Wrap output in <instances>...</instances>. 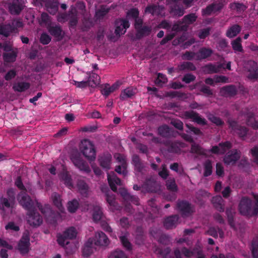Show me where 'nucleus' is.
I'll return each mask as SVG.
<instances>
[{
    "label": "nucleus",
    "instance_id": "nucleus-1",
    "mask_svg": "<svg viewBox=\"0 0 258 258\" xmlns=\"http://www.w3.org/2000/svg\"><path fill=\"white\" fill-rule=\"evenodd\" d=\"M238 210L241 215L248 217L258 215V206H253L251 200L247 197H243L238 205Z\"/></svg>",
    "mask_w": 258,
    "mask_h": 258
},
{
    "label": "nucleus",
    "instance_id": "nucleus-2",
    "mask_svg": "<svg viewBox=\"0 0 258 258\" xmlns=\"http://www.w3.org/2000/svg\"><path fill=\"white\" fill-rule=\"evenodd\" d=\"M80 150L88 160H94L96 158V151L92 143L87 139L81 141Z\"/></svg>",
    "mask_w": 258,
    "mask_h": 258
},
{
    "label": "nucleus",
    "instance_id": "nucleus-3",
    "mask_svg": "<svg viewBox=\"0 0 258 258\" xmlns=\"http://www.w3.org/2000/svg\"><path fill=\"white\" fill-rule=\"evenodd\" d=\"M176 258H180L182 254L186 257H196V258H203L202 251L199 246H196L192 251L183 247L180 251L178 248H175L174 251Z\"/></svg>",
    "mask_w": 258,
    "mask_h": 258
},
{
    "label": "nucleus",
    "instance_id": "nucleus-4",
    "mask_svg": "<svg viewBox=\"0 0 258 258\" xmlns=\"http://www.w3.org/2000/svg\"><path fill=\"white\" fill-rule=\"evenodd\" d=\"M228 123L233 134L237 135L239 138L242 139L246 137L249 131L246 127L239 125L237 121L233 120H228Z\"/></svg>",
    "mask_w": 258,
    "mask_h": 258
},
{
    "label": "nucleus",
    "instance_id": "nucleus-5",
    "mask_svg": "<svg viewBox=\"0 0 258 258\" xmlns=\"http://www.w3.org/2000/svg\"><path fill=\"white\" fill-rule=\"evenodd\" d=\"M17 200L19 204L28 211L33 210L34 202L25 192L21 191L17 195Z\"/></svg>",
    "mask_w": 258,
    "mask_h": 258
},
{
    "label": "nucleus",
    "instance_id": "nucleus-6",
    "mask_svg": "<svg viewBox=\"0 0 258 258\" xmlns=\"http://www.w3.org/2000/svg\"><path fill=\"white\" fill-rule=\"evenodd\" d=\"M77 231L74 227H70L66 230L63 235L57 237L58 243L62 246L69 244L68 239H72L76 237Z\"/></svg>",
    "mask_w": 258,
    "mask_h": 258
},
{
    "label": "nucleus",
    "instance_id": "nucleus-7",
    "mask_svg": "<svg viewBox=\"0 0 258 258\" xmlns=\"http://www.w3.org/2000/svg\"><path fill=\"white\" fill-rule=\"evenodd\" d=\"M243 116L245 118L246 124L248 126L251 127L254 130L258 129V121L255 120L254 114L249 111L247 108L241 112L238 118L240 119Z\"/></svg>",
    "mask_w": 258,
    "mask_h": 258
},
{
    "label": "nucleus",
    "instance_id": "nucleus-8",
    "mask_svg": "<svg viewBox=\"0 0 258 258\" xmlns=\"http://www.w3.org/2000/svg\"><path fill=\"white\" fill-rule=\"evenodd\" d=\"M30 238L28 232L24 233L18 244V249L24 255L27 253L30 249Z\"/></svg>",
    "mask_w": 258,
    "mask_h": 258
},
{
    "label": "nucleus",
    "instance_id": "nucleus-9",
    "mask_svg": "<svg viewBox=\"0 0 258 258\" xmlns=\"http://www.w3.org/2000/svg\"><path fill=\"white\" fill-rule=\"evenodd\" d=\"M241 152L236 149H233L226 153L223 161L226 165H234L240 159Z\"/></svg>",
    "mask_w": 258,
    "mask_h": 258
},
{
    "label": "nucleus",
    "instance_id": "nucleus-10",
    "mask_svg": "<svg viewBox=\"0 0 258 258\" xmlns=\"http://www.w3.org/2000/svg\"><path fill=\"white\" fill-rule=\"evenodd\" d=\"M177 207L183 217H188L195 211L194 207L186 202H178L177 204Z\"/></svg>",
    "mask_w": 258,
    "mask_h": 258
},
{
    "label": "nucleus",
    "instance_id": "nucleus-11",
    "mask_svg": "<svg viewBox=\"0 0 258 258\" xmlns=\"http://www.w3.org/2000/svg\"><path fill=\"white\" fill-rule=\"evenodd\" d=\"M27 222L32 226H38L42 223V218L39 213L33 210L28 211Z\"/></svg>",
    "mask_w": 258,
    "mask_h": 258
},
{
    "label": "nucleus",
    "instance_id": "nucleus-12",
    "mask_svg": "<svg viewBox=\"0 0 258 258\" xmlns=\"http://www.w3.org/2000/svg\"><path fill=\"white\" fill-rule=\"evenodd\" d=\"M183 116L186 119H191L192 121L196 122L198 124L202 125H206L207 121L204 118L201 117L199 114L192 110L185 111L183 113Z\"/></svg>",
    "mask_w": 258,
    "mask_h": 258
},
{
    "label": "nucleus",
    "instance_id": "nucleus-13",
    "mask_svg": "<svg viewBox=\"0 0 258 258\" xmlns=\"http://www.w3.org/2000/svg\"><path fill=\"white\" fill-rule=\"evenodd\" d=\"M148 192H157L160 190V185L153 178L147 179L142 186Z\"/></svg>",
    "mask_w": 258,
    "mask_h": 258
},
{
    "label": "nucleus",
    "instance_id": "nucleus-14",
    "mask_svg": "<svg viewBox=\"0 0 258 258\" xmlns=\"http://www.w3.org/2000/svg\"><path fill=\"white\" fill-rule=\"evenodd\" d=\"M130 26L128 21L124 19H118L115 22V33L117 36H120L124 34Z\"/></svg>",
    "mask_w": 258,
    "mask_h": 258
},
{
    "label": "nucleus",
    "instance_id": "nucleus-15",
    "mask_svg": "<svg viewBox=\"0 0 258 258\" xmlns=\"http://www.w3.org/2000/svg\"><path fill=\"white\" fill-rule=\"evenodd\" d=\"M94 244L97 246H106L109 243V240L106 234L102 231L95 232Z\"/></svg>",
    "mask_w": 258,
    "mask_h": 258
},
{
    "label": "nucleus",
    "instance_id": "nucleus-16",
    "mask_svg": "<svg viewBox=\"0 0 258 258\" xmlns=\"http://www.w3.org/2000/svg\"><path fill=\"white\" fill-rule=\"evenodd\" d=\"M231 147L232 144L229 141H226L220 143L218 146L213 147L211 151L215 154H223Z\"/></svg>",
    "mask_w": 258,
    "mask_h": 258
},
{
    "label": "nucleus",
    "instance_id": "nucleus-17",
    "mask_svg": "<svg viewBox=\"0 0 258 258\" xmlns=\"http://www.w3.org/2000/svg\"><path fill=\"white\" fill-rule=\"evenodd\" d=\"M107 179L111 189L114 191L117 190V185H122L121 180L113 172L108 173Z\"/></svg>",
    "mask_w": 258,
    "mask_h": 258
},
{
    "label": "nucleus",
    "instance_id": "nucleus-18",
    "mask_svg": "<svg viewBox=\"0 0 258 258\" xmlns=\"http://www.w3.org/2000/svg\"><path fill=\"white\" fill-rule=\"evenodd\" d=\"M72 160L74 165L80 170L87 173L90 172L91 170L88 164L80 157H74L72 158Z\"/></svg>",
    "mask_w": 258,
    "mask_h": 258
},
{
    "label": "nucleus",
    "instance_id": "nucleus-19",
    "mask_svg": "<svg viewBox=\"0 0 258 258\" xmlns=\"http://www.w3.org/2000/svg\"><path fill=\"white\" fill-rule=\"evenodd\" d=\"M223 7V5L221 3H213L208 5L205 9H203V15L209 16L212 13L220 11Z\"/></svg>",
    "mask_w": 258,
    "mask_h": 258
},
{
    "label": "nucleus",
    "instance_id": "nucleus-20",
    "mask_svg": "<svg viewBox=\"0 0 258 258\" xmlns=\"http://www.w3.org/2000/svg\"><path fill=\"white\" fill-rule=\"evenodd\" d=\"M48 30L50 34L56 38L57 40H61L64 36V33L59 25L50 26Z\"/></svg>",
    "mask_w": 258,
    "mask_h": 258
},
{
    "label": "nucleus",
    "instance_id": "nucleus-21",
    "mask_svg": "<svg viewBox=\"0 0 258 258\" xmlns=\"http://www.w3.org/2000/svg\"><path fill=\"white\" fill-rule=\"evenodd\" d=\"M164 10L165 8L163 6L152 5L147 7L145 9V12L151 14L152 15L163 16L165 15Z\"/></svg>",
    "mask_w": 258,
    "mask_h": 258
},
{
    "label": "nucleus",
    "instance_id": "nucleus-22",
    "mask_svg": "<svg viewBox=\"0 0 258 258\" xmlns=\"http://www.w3.org/2000/svg\"><path fill=\"white\" fill-rule=\"evenodd\" d=\"M179 217L177 215H172L166 218L164 221V226L166 229L175 228L178 224Z\"/></svg>",
    "mask_w": 258,
    "mask_h": 258
},
{
    "label": "nucleus",
    "instance_id": "nucleus-23",
    "mask_svg": "<svg viewBox=\"0 0 258 258\" xmlns=\"http://www.w3.org/2000/svg\"><path fill=\"white\" fill-rule=\"evenodd\" d=\"M213 53V51L210 48L206 47H201L197 52V60L205 59L211 56Z\"/></svg>",
    "mask_w": 258,
    "mask_h": 258
},
{
    "label": "nucleus",
    "instance_id": "nucleus-24",
    "mask_svg": "<svg viewBox=\"0 0 258 258\" xmlns=\"http://www.w3.org/2000/svg\"><path fill=\"white\" fill-rule=\"evenodd\" d=\"M23 8V6L21 3V0H16L12 3H9V9L12 14H19Z\"/></svg>",
    "mask_w": 258,
    "mask_h": 258
},
{
    "label": "nucleus",
    "instance_id": "nucleus-25",
    "mask_svg": "<svg viewBox=\"0 0 258 258\" xmlns=\"http://www.w3.org/2000/svg\"><path fill=\"white\" fill-rule=\"evenodd\" d=\"M224 64H209L204 67V71L208 74L217 73L224 69Z\"/></svg>",
    "mask_w": 258,
    "mask_h": 258
},
{
    "label": "nucleus",
    "instance_id": "nucleus-26",
    "mask_svg": "<svg viewBox=\"0 0 258 258\" xmlns=\"http://www.w3.org/2000/svg\"><path fill=\"white\" fill-rule=\"evenodd\" d=\"M169 12L173 17H179L183 15L184 9L177 4L169 6Z\"/></svg>",
    "mask_w": 258,
    "mask_h": 258
},
{
    "label": "nucleus",
    "instance_id": "nucleus-27",
    "mask_svg": "<svg viewBox=\"0 0 258 258\" xmlns=\"http://www.w3.org/2000/svg\"><path fill=\"white\" fill-rule=\"evenodd\" d=\"M137 89L133 87H128L122 90L120 94L119 98L121 100H125L132 98L137 93Z\"/></svg>",
    "mask_w": 258,
    "mask_h": 258
},
{
    "label": "nucleus",
    "instance_id": "nucleus-28",
    "mask_svg": "<svg viewBox=\"0 0 258 258\" xmlns=\"http://www.w3.org/2000/svg\"><path fill=\"white\" fill-rule=\"evenodd\" d=\"M214 207L219 211L223 212L224 210V201L221 196H216L212 199Z\"/></svg>",
    "mask_w": 258,
    "mask_h": 258
},
{
    "label": "nucleus",
    "instance_id": "nucleus-29",
    "mask_svg": "<svg viewBox=\"0 0 258 258\" xmlns=\"http://www.w3.org/2000/svg\"><path fill=\"white\" fill-rule=\"evenodd\" d=\"M220 93L223 96H232L236 94V89L233 86H227L220 89Z\"/></svg>",
    "mask_w": 258,
    "mask_h": 258
},
{
    "label": "nucleus",
    "instance_id": "nucleus-30",
    "mask_svg": "<svg viewBox=\"0 0 258 258\" xmlns=\"http://www.w3.org/2000/svg\"><path fill=\"white\" fill-rule=\"evenodd\" d=\"M79 12L76 8L72 7L68 14V20L70 21V24L72 26H76L78 22V15Z\"/></svg>",
    "mask_w": 258,
    "mask_h": 258
},
{
    "label": "nucleus",
    "instance_id": "nucleus-31",
    "mask_svg": "<svg viewBox=\"0 0 258 258\" xmlns=\"http://www.w3.org/2000/svg\"><path fill=\"white\" fill-rule=\"evenodd\" d=\"M77 187L80 193L84 197H87L89 192L88 184L83 180H78Z\"/></svg>",
    "mask_w": 258,
    "mask_h": 258
},
{
    "label": "nucleus",
    "instance_id": "nucleus-32",
    "mask_svg": "<svg viewBox=\"0 0 258 258\" xmlns=\"http://www.w3.org/2000/svg\"><path fill=\"white\" fill-rule=\"evenodd\" d=\"M111 160V156L110 154L102 155L99 158V164L103 168L108 169L110 168Z\"/></svg>",
    "mask_w": 258,
    "mask_h": 258
},
{
    "label": "nucleus",
    "instance_id": "nucleus-33",
    "mask_svg": "<svg viewBox=\"0 0 258 258\" xmlns=\"http://www.w3.org/2000/svg\"><path fill=\"white\" fill-rule=\"evenodd\" d=\"M103 216L102 208L98 205L94 206L92 214L93 221L95 222H98L103 218Z\"/></svg>",
    "mask_w": 258,
    "mask_h": 258
},
{
    "label": "nucleus",
    "instance_id": "nucleus-34",
    "mask_svg": "<svg viewBox=\"0 0 258 258\" xmlns=\"http://www.w3.org/2000/svg\"><path fill=\"white\" fill-rule=\"evenodd\" d=\"M241 31V27L238 25L235 24L229 27L227 31L226 36L232 38L235 37Z\"/></svg>",
    "mask_w": 258,
    "mask_h": 258
},
{
    "label": "nucleus",
    "instance_id": "nucleus-35",
    "mask_svg": "<svg viewBox=\"0 0 258 258\" xmlns=\"http://www.w3.org/2000/svg\"><path fill=\"white\" fill-rule=\"evenodd\" d=\"M58 2L56 1H48L45 4L47 11L51 14L54 15L58 11Z\"/></svg>",
    "mask_w": 258,
    "mask_h": 258
},
{
    "label": "nucleus",
    "instance_id": "nucleus-36",
    "mask_svg": "<svg viewBox=\"0 0 258 258\" xmlns=\"http://www.w3.org/2000/svg\"><path fill=\"white\" fill-rule=\"evenodd\" d=\"M92 245V240L89 239L88 241L85 243L83 248L82 252L84 256H89L93 252L94 249L93 248Z\"/></svg>",
    "mask_w": 258,
    "mask_h": 258
},
{
    "label": "nucleus",
    "instance_id": "nucleus-37",
    "mask_svg": "<svg viewBox=\"0 0 258 258\" xmlns=\"http://www.w3.org/2000/svg\"><path fill=\"white\" fill-rule=\"evenodd\" d=\"M119 85L117 84H114L111 86H109L108 84H106L104 88L101 90V92L102 95L107 97L111 93L117 89Z\"/></svg>",
    "mask_w": 258,
    "mask_h": 258
},
{
    "label": "nucleus",
    "instance_id": "nucleus-38",
    "mask_svg": "<svg viewBox=\"0 0 258 258\" xmlns=\"http://www.w3.org/2000/svg\"><path fill=\"white\" fill-rule=\"evenodd\" d=\"M17 56V51L12 50L9 52H6L3 55L4 61L7 62H14Z\"/></svg>",
    "mask_w": 258,
    "mask_h": 258
},
{
    "label": "nucleus",
    "instance_id": "nucleus-39",
    "mask_svg": "<svg viewBox=\"0 0 258 258\" xmlns=\"http://www.w3.org/2000/svg\"><path fill=\"white\" fill-rule=\"evenodd\" d=\"M30 84L27 82H19L14 84L13 88L15 91L24 92L29 89Z\"/></svg>",
    "mask_w": 258,
    "mask_h": 258
},
{
    "label": "nucleus",
    "instance_id": "nucleus-40",
    "mask_svg": "<svg viewBox=\"0 0 258 258\" xmlns=\"http://www.w3.org/2000/svg\"><path fill=\"white\" fill-rule=\"evenodd\" d=\"M171 30L172 32L175 33V34L179 31H186L187 25H183L182 21H178L172 26Z\"/></svg>",
    "mask_w": 258,
    "mask_h": 258
},
{
    "label": "nucleus",
    "instance_id": "nucleus-41",
    "mask_svg": "<svg viewBox=\"0 0 258 258\" xmlns=\"http://www.w3.org/2000/svg\"><path fill=\"white\" fill-rule=\"evenodd\" d=\"M179 71H192L196 69L195 65L191 62L186 61L181 63L178 66Z\"/></svg>",
    "mask_w": 258,
    "mask_h": 258
},
{
    "label": "nucleus",
    "instance_id": "nucleus-42",
    "mask_svg": "<svg viewBox=\"0 0 258 258\" xmlns=\"http://www.w3.org/2000/svg\"><path fill=\"white\" fill-rule=\"evenodd\" d=\"M197 16L195 14H190L185 16L182 20V23L183 25H187V28L189 24L193 23L197 20Z\"/></svg>",
    "mask_w": 258,
    "mask_h": 258
},
{
    "label": "nucleus",
    "instance_id": "nucleus-43",
    "mask_svg": "<svg viewBox=\"0 0 258 258\" xmlns=\"http://www.w3.org/2000/svg\"><path fill=\"white\" fill-rule=\"evenodd\" d=\"M241 38L238 37L236 39L232 41V47L233 49L235 51H238L240 52H242L243 51V49L242 48V46L241 45Z\"/></svg>",
    "mask_w": 258,
    "mask_h": 258
},
{
    "label": "nucleus",
    "instance_id": "nucleus-44",
    "mask_svg": "<svg viewBox=\"0 0 258 258\" xmlns=\"http://www.w3.org/2000/svg\"><path fill=\"white\" fill-rule=\"evenodd\" d=\"M207 117L210 121L217 126H222L224 124V121H223L220 117L216 116L212 114H208Z\"/></svg>",
    "mask_w": 258,
    "mask_h": 258
},
{
    "label": "nucleus",
    "instance_id": "nucleus-45",
    "mask_svg": "<svg viewBox=\"0 0 258 258\" xmlns=\"http://www.w3.org/2000/svg\"><path fill=\"white\" fill-rule=\"evenodd\" d=\"M207 233L214 237H217L219 236L220 237L223 238L224 235V232L221 229L219 228L217 229L214 227L210 228L207 231Z\"/></svg>",
    "mask_w": 258,
    "mask_h": 258
},
{
    "label": "nucleus",
    "instance_id": "nucleus-46",
    "mask_svg": "<svg viewBox=\"0 0 258 258\" xmlns=\"http://www.w3.org/2000/svg\"><path fill=\"white\" fill-rule=\"evenodd\" d=\"M88 82L89 86L92 87L96 86L99 84V77L97 74L95 73H92V74L89 77Z\"/></svg>",
    "mask_w": 258,
    "mask_h": 258
},
{
    "label": "nucleus",
    "instance_id": "nucleus-47",
    "mask_svg": "<svg viewBox=\"0 0 258 258\" xmlns=\"http://www.w3.org/2000/svg\"><path fill=\"white\" fill-rule=\"evenodd\" d=\"M128 234L125 233L123 235L119 237L120 240L123 246L128 250L132 249V244L128 241Z\"/></svg>",
    "mask_w": 258,
    "mask_h": 258
},
{
    "label": "nucleus",
    "instance_id": "nucleus-48",
    "mask_svg": "<svg viewBox=\"0 0 258 258\" xmlns=\"http://www.w3.org/2000/svg\"><path fill=\"white\" fill-rule=\"evenodd\" d=\"M12 30V27L10 25H0V35L8 37Z\"/></svg>",
    "mask_w": 258,
    "mask_h": 258
},
{
    "label": "nucleus",
    "instance_id": "nucleus-49",
    "mask_svg": "<svg viewBox=\"0 0 258 258\" xmlns=\"http://www.w3.org/2000/svg\"><path fill=\"white\" fill-rule=\"evenodd\" d=\"M253 71H249V73L247 77L251 80H256L258 79V68L257 67V63L255 62H253Z\"/></svg>",
    "mask_w": 258,
    "mask_h": 258
},
{
    "label": "nucleus",
    "instance_id": "nucleus-50",
    "mask_svg": "<svg viewBox=\"0 0 258 258\" xmlns=\"http://www.w3.org/2000/svg\"><path fill=\"white\" fill-rule=\"evenodd\" d=\"M167 78H166L165 75L161 73H158V77L155 81V83L156 85L158 86H161L164 84L167 83Z\"/></svg>",
    "mask_w": 258,
    "mask_h": 258
},
{
    "label": "nucleus",
    "instance_id": "nucleus-51",
    "mask_svg": "<svg viewBox=\"0 0 258 258\" xmlns=\"http://www.w3.org/2000/svg\"><path fill=\"white\" fill-rule=\"evenodd\" d=\"M204 173L205 176H208L210 175L212 173V165L211 162L208 160H207L204 164Z\"/></svg>",
    "mask_w": 258,
    "mask_h": 258
},
{
    "label": "nucleus",
    "instance_id": "nucleus-52",
    "mask_svg": "<svg viewBox=\"0 0 258 258\" xmlns=\"http://www.w3.org/2000/svg\"><path fill=\"white\" fill-rule=\"evenodd\" d=\"M52 200L54 204L58 208L60 209L61 205V200L60 199V195L56 192H54L51 196Z\"/></svg>",
    "mask_w": 258,
    "mask_h": 258
},
{
    "label": "nucleus",
    "instance_id": "nucleus-53",
    "mask_svg": "<svg viewBox=\"0 0 258 258\" xmlns=\"http://www.w3.org/2000/svg\"><path fill=\"white\" fill-rule=\"evenodd\" d=\"M36 205L41 213L44 215L49 214L51 213L50 207L48 205L42 206L40 203L37 202Z\"/></svg>",
    "mask_w": 258,
    "mask_h": 258
},
{
    "label": "nucleus",
    "instance_id": "nucleus-54",
    "mask_svg": "<svg viewBox=\"0 0 258 258\" xmlns=\"http://www.w3.org/2000/svg\"><path fill=\"white\" fill-rule=\"evenodd\" d=\"M166 186L168 189L172 191H175L177 190V186L176 184L174 178H169L166 181Z\"/></svg>",
    "mask_w": 258,
    "mask_h": 258
},
{
    "label": "nucleus",
    "instance_id": "nucleus-55",
    "mask_svg": "<svg viewBox=\"0 0 258 258\" xmlns=\"http://www.w3.org/2000/svg\"><path fill=\"white\" fill-rule=\"evenodd\" d=\"M191 152L200 155L205 154V151L200 145L194 143L191 145Z\"/></svg>",
    "mask_w": 258,
    "mask_h": 258
},
{
    "label": "nucleus",
    "instance_id": "nucleus-56",
    "mask_svg": "<svg viewBox=\"0 0 258 258\" xmlns=\"http://www.w3.org/2000/svg\"><path fill=\"white\" fill-rule=\"evenodd\" d=\"M61 178L67 186L69 187L73 186L71 177L67 173H62L61 175Z\"/></svg>",
    "mask_w": 258,
    "mask_h": 258
},
{
    "label": "nucleus",
    "instance_id": "nucleus-57",
    "mask_svg": "<svg viewBox=\"0 0 258 258\" xmlns=\"http://www.w3.org/2000/svg\"><path fill=\"white\" fill-rule=\"evenodd\" d=\"M79 203L77 200H73L68 203V209L71 213H74L77 209Z\"/></svg>",
    "mask_w": 258,
    "mask_h": 258
},
{
    "label": "nucleus",
    "instance_id": "nucleus-58",
    "mask_svg": "<svg viewBox=\"0 0 258 258\" xmlns=\"http://www.w3.org/2000/svg\"><path fill=\"white\" fill-rule=\"evenodd\" d=\"M252 253L253 258H258V238L254 239L252 241Z\"/></svg>",
    "mask_w": 258,
    "mask_h": 258
},
{
    "label": "nucleus",
    "instance_id": "nucleus-59",
    "mask_svg": "<svg viewBox=\"0 0 258 258\" xmlns=\"http://www.w3.org/2000/svg\"><path fill=\"white\" fill-rule=\"evenodd\" d=\"M158 133L163 137H168L170 135V128L167 125H162L158 128Z\"/></svg>",
    "mask_w": 258,
    "mask_h": 258
},
{
    "label": "nucleus",
    "instance_id": "nucleus-60",
    "mask_svg": "<svg viewBox=\"0 0 258 258\" xmlns=\"http://www.w3.org/2000/svg\"><path fill=\"white\" fill-rule=\"evenodd\" d=\"M126 164H120L115 168V171L120 174H122L124 176L127 175Z\"/></svg>",
    "mask_w": 258,
    "mask_h": 258
},
{
    "label": "nucleus",
    "instance_id": "nucleus-61",
    "mask_svg": "<svg viewBox=\"0 0 258 258\" xmlns=\"http://www.w3.org/2000/svg\"><path fill=\"white\" fill-rule=\"evenodd\" d=\"M124 256L125 254L122 250L116 249L111 253L109 258H124Z\"/></svg>",
    "mask_w": 258,
    "mask_h": 258
},
{
    "label": "nucleus",
    "instance_id": "nucleus-62",
    "mask_svg": "<svg viewBox=\"0 0 258 258\" xmlns=\"http://www.w3.org/2000/svg\"><path fill=\"white\" fill-rule=\"evenodd\" d=\"M106 200L108 204L112 207H116V202L115 196L113 195H110L109 193L106 192L105 194Z\"/></svg>",
    "mask_w": 258,
    "mask_h": 258
},
{
    "label": "nucleus",
    "instance_id": "nucleus-63",
    "mask_svg": "<svg viewBox=\"0 0 258 258\" xmlns=\"http://www.w3.org/2000/svg\"><path fill=\"white\" fill-rule=\"evenodd\" d=\"M138 34L141 36L148 35L151 31V28L148 26L141 27L137 30Z\"/></svg>",
    "mask_w": 258,
    "mask_h": 258
},
{
    "label": "nucleus",
    "instance_id": "nucleus-64",
    "mask_svg": "<svg viewBox=\"0 0 258 258\" xmlns=\"http://www.w3.org/2000/svg\"><path fill=\"white\" fill-rule=\"evenodd\" d=\"M132 161L135 166L139 169H141L143 166L141 162L140 159L137 155H134L132 157Z\"/></svg>",
    "mask_w": 258,
    "mask_h": 258
}]
</instances>
